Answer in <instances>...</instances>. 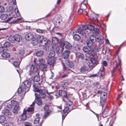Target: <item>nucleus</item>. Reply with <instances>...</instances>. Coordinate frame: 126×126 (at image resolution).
Here are the masks:
<instances>
[{"instance_id":"nucleus-1","label":"nucleus","mask_w":126,"mask_h":126,"mask_svg":"<svg viewBox=\"0 0 126 126\" xmlns=\"http://www.w3.org/2000/svg\"><path fill=\"white\" fill-rule=\"evenodd\" d=\"M35 63L34 65L32 64L31 66L30 69L29 71V75L32 77L33 78L32 81L38 82L40 79V78L38 76L39 73L37 72V68L36 66Z\"/></svg>"},{"instance_id":"nucleus-2","label":"nucleus","mask_w":126,"mask_h":126,"mask_svg":"<svg viewBox=\"0 0 126 126\" xmlns=\"http://www.w3.org/2000/svg\"><path fill=\"white\" fill-rule=\"evenodd\" d=\"M63 44V43L60 44L59 47L57 45H54L53 46L51 44H47L46 47V50L47 51H48L53 49L54 51H55L56 52H59V51H60V53H61L63 51L64 49Z\"/></svg>"},{"instance_id":"nucleus-3","label":"nucleus","mask_w":126,"mask_h":126,"mask_svg":"<svg viewBox=\"0 0 126 126\" xmlns=\"http://www.w3.org/2000/svg\"><path fill=\"white\" fill-rule=\"evenodd\" d=\"M90 47L84 46L83 48V50L85 52L87 53L86 55L90 58V61L92 63H96L99 61V59L97 58L96 57H94L93 54L91 53L92 51H91Z\"/></svg>"},{"instance_id":"nucleus-4","label":"nucleus","mask_w":126,"mask_h":126,"mask_svg":"<svg viewBox=\"0 0 126 126\" xmlns=\"http://www.w3.org/2000/svg\"><path fill=\"white\" fill-rule=\"evenodd\" d=\"M34 91L39 94L37 93L36 95L38 97L40 98H44L46 97L45 91L44 89H39L37 87H34L33 89Z\"/></svg>"},{"instance_id":"nucleus-5","label":"nucleus","mask_w":126,"mask_h":126,"mask_svg":"<svg viewBox=\"0 0 126 126\" xmlns=\"http://www.w3.org/2000/svg\"><path fill=\"white\" fill-rule=\"evenodd\" d=\"M8 39L9 41L12 43H14L15 41L19 42L21 41L22 39L21 36L20 35L16 34L13 36H10Z\"/></svg>"},{"instance_id":"nucleus-6","label":"nucleus","mask_w":126,"mask_h":126,"mask_svg":"<svg viewBox=\"0 0 126 126\" xmlns=\"http://www.w3.org/2000/svg\"><path fill=\"white\" fill-rule=\"evenodd\" d=\"M96 41V37L94 35H92L90 36L89 39L87 41V44L88 47H91L93 45V44Z\"/></svg>"},{"instance_id":"nucleus-7","label":"nucleus","mask_w":126,"mask_h":126,"mask_svg":"<svg viewBox=\"0 0 126 126\" xmlns=\"http://www.w3.org/2000/svg\"><path fill=\"white\" fill-rule=\"evenodd\" d=\"M37 39H38V40L39 41L40 45L42 46H44L46 45V48L47 44H49L47 42L46 39L44 38L42 35L38 36H37Z\"/></svg>"},{"instance_id":"nucleus-8","label":"nucleus","mask_w":126,"mask_h":126,"mask_svg":"<svg viewBox=\"0 0 126 126\" xmlns=\"http://www.w3.org/2000/svg\"><path fill=\"white\" fill-rule=\"evenodd\" d=\"M45 112L44 116V118L46 119L51 113L52 111L50 109L49 106L47 105H45L44 107Z\"/></svg>"},{"instance_id":"nucleus-9","label":"nucleus","mask_w":126,"mask_h":126,"mask_svg":"<svg viewBox=\"0 0 126 126\" xmlns=\"http://www.w3.org/2000/svg\"><path fill=\"white\" fill-rule=\"evenodd\" d=\"M70 52L68 50L64 51L63 53L62 56L64 59V62L65 63H72L68 60V57H69L70 54Z\"/></svg>"},{"instance_id":"nucleus-10","label":"nucleus","mask_w":126,"mask_h":126,"mask_svg":"<svg viewBox=\"0 0 126 126\" xmlns=\"http://www.w3.org/2000/svg\"><path fill=\"white\" fill-rule=\"evenodd\" d=\"M75 108H72L70 109L69 108L67 107L65 108L64 109L63 111V115H62V123H63V120L64 119L66 116L67 115L68 113H69L72 110L74 109Z\"/></svg>"},{"instance_id":"nucleus-11","label":"nucleus","mask_w":126,"mask_h":126,"mask_svg":"<svg viewBox=\"0 0 126 126\" xmlns=\"http://www.w3.org/2000/svg\"><path fill=\"white\" fill-rule=\"evenodd\" d=\"M58 92L59 96H61L63 97V100L64 101L66 102V101L64 99V98H66L67 99H69L67 95V93L65 91L60 90Z\"/></svg>"},{"instance_id":"nucleus-12","label":"nucleus","mask_w":126,"mask_h":126,"mask_svg":"<svg viewBox=\"0 0 126 126\" xmlns=\"http://www.w3.org/2000/svg\"><path fill=\"white\" fill-rule=\"evenodd\" d=\"M82 29H78L77 30L78 32L81 34L82 35L84 36L85 35V32L83 30H86L88 29V26L83 25L82 26Z\"/></svg>"},{"instance_id":"nucleus-13","label":"nucleus","mask_w":126,"mask_h":126,"mask_svg":"<svg viewBox=\"0 0 126 126\" xmlns=\"http://www.w3.org/2000/svg\"><path fill=\"white\" fill-rule=\"evenodd\" d=\"M65 63H63V70L64 71H67V68H71L74 66V63H65L66 66L65 65Z\"/></svg>"},{"instance_id":"nucleus-14","label":"nucleus","mask_w":126,"mask_h":126,"mask_svg":"<svg viewBox=\"0 0 126 126\" xmlns=\"http://www.w3.org/2000/svg\"><path fill=\"white\" fill-rule=\"evenodd\" d=\"M2 112L3 114L8 117H9L12 114V112L11 110L8 109H4L2 110Z\"/></svg>"},{"instance_id":"nucleus-15","label":"nucleus","mask_w":126,"mask_h":126,"mask_svg":"<svg viewBox=\"0 0 126 126\" xmlns=\"http://www.w3.org/2000/svg\"><path fill=\"white\" fill-rule=\"evenodd\" d=\"M34 109L33 107H30L28 108L26 110V112L28 113V117L30 118L31 117L32 114H33V112Z\"/></svg>"},{"instance_id":"nucleus-16","label":"nucleus","mask_w":126,"mask_h":126,"mask_svg":"<svg viewBox=\"0 0 126 126\" xmlns=\"http://www.w3.org/2000/svg\"><path fill=\"white\" fill-rule=\"evenodd\" d=\"M31 83L32 82H31L28 80H25L22 83V84H23L28 89L27 92H28L29 91L28 90L29 89V88L31 87L32 84Z\"/></svg>"},{"instance_id":"nucleus-17","label":"nucleus","mask_w":126,"mask_h":126,"mask_svg":"<svg viewBox=\"0 0 126 126\" xmlns=\"http://www.w3.org/2000/svg\"><path fill=\"white\" fill-rule=\"evenodd\" d=\"M26 86L23 84L21 85L20 86L19 88L18 89V94H20L23 91H25L26 90Z\"/></svg>"},{"instance_id":"nucleus-18","label":"nucleus","mask_w":126,"mask_h":126,"mask_svg":"<svg viewBox=\"0 0 126 126\" xmlns=\"http://www.w3.org/2000/svg\"><path fill=\"white\" fill-rule=\"evenodd\" d=\"M28 113L26 112V110L24 109L23 114L21 115V120L22 121H25L28 117Z\"/></svg>"},{"instance_id":"nucleus-19","label":"nucleus","mask_w":126,"mask_h":126,"mask_svg":"<svg viewBox=\"0 0 126 126\" xmlns=\"http://www.w3.org/2000/svg\"><path fill=\"white\" fill-rule=\"evenodd\" d=\"M34 37L33 34L31 33H27L25 36V38L27 40H32Z\"/></svg>"},{"instance_id":"nucleus-20","label":"nucleus","mask_w":126,"mask_h":126,"mask_svg":"<svg viewBox=\"0 0 126 126\" xmlns=\"http://www.w3.org/2000/svg\"><path fill=\"white\" fill-rule=\"evenodd\" d=\"M37 93H35V102L39 105H41L42 103V101L40 98L38 97L36 95Z\"/></svg>"},{"instance_id":"nucleus-21","label":"nucleus","mask_w":126,"mask_h":126,"mask_svg":"<svg viewBox=\"0 0 126 126\" xmlns=\"http://www.w3.org/2000/svg\"><path fill=\"white\" fill-rule=\"evenodd\" d=\"M105 108V109L102 112L103 117H106L108 116V113L109 111L108 108L107 107H106Z\"/></svg>"},{"instance_id":"nucleus-22","label":"nucleus","mask_w":126,"mask_h":126,"mask_svg":"<svg viewBox=\"0 0 126 126\" xmlns=\"http://www.w3.org/2000/svg\"><path fill=\"white\" fill-rule=\"evenodd\" d=\"M39 67L40 69L43 71L46 70L47 68V65L44 63H40Z\"/></svg>"},{"instance_id":"nucleus-23","label":"nucleus","mask_w":126,"mask_h":126,"mask_svg":"<svg viewBox=\"0 0 126 126\" xmlns=\"http://www.w3.org/2000/svg\"><path fill=\"white\" fill-rule=\"evenodd\" d=\"M14 12V7L12 6H10L9 7V10H8V14L10 16Z\"/></svg>"},{"instance_id":"nucleus-24","label":"nucleus","mask_w":126,"mask_h":126,"mask_svg":"<svg viewBox=\"0 0 126 126\" xmlns=\"http://www.w3.org/2000/svg\"><path fill=\"white\" fill-rule=\"evenodd\" d=\"M9 18L8 15L6 14H3L1 15L0 18L3 21H8V18Z\"/></svg>"},{"instance_id":"nucleus-25","label":"nucleus","mask_w":126,"mask_h":126,"mask_svg":"<svg viewBox=\"0 0 126 126\" xmlns=\"http://www.w3.org/2000/svg\"><path fill=\"white\" fill-rule=\"evenodd\" d=\"M121 63H116V67L113 68L112 70V72H114L117 69V70L119 71L121 68Z\"/></svg>"},{"instance_id":"nucleus-26","label":"nucleus","mask_w":126,"mask_h":126,"mask_svg":"<svg viewBox=\"0 0 126 126\" xmlns=\"http://www.w3.org/2000/svg\"><path fill=\"white\" fill-rule=\"evenodd\" d=\"M11 102L12 108H14V107H19L18 105V102L14 100H13L11 101Z\"/></svg>"},{"instance_id":"nucleus-27","label":"nucleus","mask_w":126,"mask_h":126,"mask_svg":"<svg viewBox=\"0 0 126 126\" xmlns=\"http://www.w3.org/2000/svg\"><path fill=\"white\" fill-rule=\"evenodd\" d=\"M87 2V0H84L83 2H82L80 6V8L83 9H85L87 7L86 4Z\"/></svg>"},{"instance_id":"nucleus-28","label":"nucleus","mask_w":126,"mask_h":126,"mask_svg":"<svg viewBox=\"0 0 126 126\" xmlns=\"http://www.w3.org/2000/svg\"><path fill=\"white\" fill-rule=\"evenodd\" d=\"M80 72L81 73H83L84 72H87L88 70V68L86 66H84L81 67L80 68Z\"/></svg>"},{"instance_id":"nucleus-29","label":"nucleus","mask_w":126,"mask_h":126,"mask_svg":"<svg viewBox=\"0 0 126 126\" xmlns=\"http://www.w3.org/2000/svg\"><path fill=\"white\" fill-rule=\"evenodd\" d=\"M64 44L63 46L65 45V47L67 49H71L72 47L71 45L67 42H65L64 43H62Z\"/></svg>"},{"instance_id":"nucleus-30","label":"nucleus","mask_w":126,"mask_h":126,"mask_svg":"<svg viewBox=\"0 0 126 126\" xmlns=\"http://www.w3.org/2000/svg\"><path fill=\"white\" fill-rule=\"evenodd\" d=\"M52 42L54 45H56L59 42L58 39L56 37H53L52 38Z\"/></svg>"},{"instance_id":"nucleus-31","label":"nucleus","mask_w":126,"mask_h":126,"mask_svg":"<svg viewBox=\"0 0 126 126\" xmlns=\"http://www.w3.org/2000/svg\"><path fill=\"white\" fill-rule=\"evenodd\" d=\"M11 104V102L6 103L5 105V109H8L11 110L12 108Z\"/></svg>"},{"instance_id":"nucleus-32","label":"nucleus","mask_w":126,"mask_h":126,"mask_svg":"<svg viewBox=\"0 0 126 126\" xmlns=\"http://www.w3.org/2000/svg\"><path fill=\"white\" fill-rule=\"evenodd\" d=\"M56 60L54 57H50L47 60V63H54Z\"/></svg>"},{"instance_id":"nucleus-33","label":"nucleus","mask_w":126,"mask_h":126,"mask_svg":"<svg viewBox=\"0 0 126 126\" xmlns=\"http://www.w3.org/2000/svg\"><path fill=\"white\" fill-rule=\"evenodd\" d=\"M44 52L41 50L37 51L36 52V56L38 57H41L44 55Z\"/></svg>"},{"instance_id":"nucleus-34","label":"nucleus","mask_w":126,"mask_h":126,"mask_svg":"<svg viewBox=\"0 0 126 126\" xmlns=\"http://www.w3.org/2000/svg\"><path fill=\"white\" fill-rule=\"evenodd\" d=\"M6 120V117L5 116L3 115H0V123H3Z\"/></svg>"},{"instance_id":"nucleus-35","label":"nucleus","mask_w":126,"mask_h":126,"mask_svg":"<svg viewBox=\"0 0 126 126\" xmlns=\"http://www.w3.org/2000/svg\"><path fill=\"white\" fill-rule=\"evenodd\" d=\"M95 25V24L94 23H92L91 24L89 25H88V29L89 30L93 31L94 29V26Z\"/></svg>"},{"instance_id":"nucleus-36","label":"nucleus","mask_w":126,"mask_h":126,"mask_svg":"<svg viewBox=\"0 0 126 126\" xmlns=\"http://www.w3.org/2000/svg\"><path fill=\"white\" fill-rule=\"evenodd\" d=\"M1 55L4 59H5L6 58H8L10 55L8 53L5 52L2 53Z\"/></svg>"},{"instance_id":"nucleus-37","label":"nucleus","mask_w":126,"mask_h":126,"mask_svg":"<svg viewBox=\"0 0 126 126\" xmlns=\"http://www.w3.org/2000/svg\"><path fill=\"white\" fill-rule=\"evenodd\" d=\"M8 21H12V23H16V17H11L8 18Z\"/></svg>"},{"instance_id":"nucleus-38","label":"nucleus","mask_w":126,"mask_h":126,"mask_svg":"<svg viewBox=\"0 0 126 126\" xmlns=\"http://www.w3.org/2000/svg\"><path fill=\"white\" fill-rule=\"evenodd\" d=\"M76 57L78 58H82L84 57V55L82 53L77 52L76 54Z\"/></svg>"},{"instance_id":"nucleus-39","label":"nucleus","mask_w":126,"mask_h":126,"mask_svg":"<svg viewBox=\"0 0 126 126\" xmlns=\"http://www.w3.org/2000/svg\"><path fill=\"white\" fill-rule=\"evenodd\" d=\"M39 41L38 39H37V36L36 37L35 40H34L32 41V43L33 45L35 46L37 45Z\"/></svg>"},{"instance_id":"nucleus-40","label":"nucleus","mask_w":126,"mask_h":126,"mask_svg":"<svg viewBox=\"0 0 126 126\" xmlns=\"http://www.w3.org/2000/svg\"><path fill=\"white\" fill-rule=\"evenodd\" d=\"M74 39L76 41L79 40L81 38L80 36L79 35L75 34L73 36Z\"/></svg>"},{"instance_id":"nucleus-41","label":"nucleus","mask_w":126,"mask_h":126,"mask_svg":"<svg viewBox=\"0 0 126 126\" xmlns=\"http://www.w3.org/2000/svg\"><path fill=\"white\" fill-rule=\"evenodd\" d=\"M25 53V51L23 50H21L19 51L18 54V56L19 57L22 58L24 56Z\"/></svg>"},{"instance_id":"nucleus-42","label":"nucleus","mask_w":126,"mask_h":126,"mask_svg":"<svg viewBox=\"0 0 126 126\" xmlns=\"http://www.w3.org/2000/svg\"><path fill=\"white\" fill-rule=\"evenodd\" d=\"M14 109L13 110V112L15 114H16L18 113V111L19 110V107H14Z\"/></svg>"},{"instance_id":"nucleus-43","label":"nucleus","mask_w":126,"mask_h":126,"mask_svg":"<svg viewBox=\"0 0 126 126\" xmlns=\"http://www.w3.org/2000/svg\"><path fill=\"white\" fill-rule=\"evenodd\" d=\"M96 65V63H89L88 65L89 68L91 70H92Z\"/></svg>"},{"instance_id":"nucleus-44","label":"nucleus","mask_w":126,"mask_h":126,"mask_svg":"<svg viewBox=\"0 0 126 126\" xmlns=\"http://www.w3.org/2000/svg\"><path fill=\"white\" fill-rule=\"evenodd\" d=\"M96 37V41H97L98 42H101L103 40V37L101 35H100L98 37L97 36L96 37Z\"/></svg>"},{"instance_id":"nucleus-45","label":"nucleus","mask_w":126,"mask_h":126,"mask_svg":"<svg viewBox=\"0 0 126 126\" xmlns=\"http://www.w3.org/2000/svg\"><path fill=\"white\" fill-rule=\"evenodd\" d=\"M72 102L70 100H68V101L66 103V106H65V108L67 107L69 108V106L70 107L72 105Z\"/></svg>"},{"instance_id":"nucleus-46","label":"nucleus","mask_w":126,"mask_h":126,"mask_svg":"<svg viewBox=\"0 0 126 126\" xmlns=\"http://www.w3.org/2000/svg\"><path fill=\"white\" fill-rule=\"evenodd\" d=\"M7 50V48L4 47L2 46L0 47V52H5Z\"/></svg>"},{"instance_id":"nucleus-47","label":"nucleus","mask_w":126,"mask_h":126,"mask_svg":"<svg viewBox=\"0 0 126 126\" xmlns=\"http://www.w3.org/2000/svg\"><path fill=\"white\" fill-rule=\"evenodd\" d=\"M11 45V44L8 42H6L3 44V46L6 48L9 47Z\"/></svg>"},{"instance_id":"nucleus-48","label":"nucleus","mask_w":126,"mask_h":126,"mask_svg":"<svg viewBox=\"0 0 126 126\" xmlns=\"http://www.w3.org/2000/svg\"><path fill=\"white\" fill-rule=\"evenodd\" d=\"M50 52L49 53V55L51 56L52 57H54L55 55V53L54 51L53 50H49Z\"/></svg>"},{"instance_id":"nucleus-49","label":"nucleus","mask_w":126,"mask_h":126,"mask_svg":"<svg viewBox=\"0 0 126 126\" xmlns=\"http://www.w3.org/2000/svg\"><path fill=\"white\" fill-rule=\"evenodd\" d=\"M40 119V118L39 117H37L36 118L34 121V124H36L38 123Z\"/></svg>"},{"instance_id":"nucleus-50","label":"nucleus","mask_w":126,"mask_h":126,"mask_svg":"<svg viewBox=\"0 0 126 126\" xmlns=\"http://www.w3.org/2000/svg\"><path fill=\"white\" fill-rule=\"evenodd\" d=\"M4 25L2 23H0V30H4L7 29L6 28L4 27Z\"/></svg>"},{"instance_id":"nucleus-51","label":"nucleus","mask_w":126,"mask_h":126,"mask_svg":"<svg viewBox=\"0 0 126 126\" xmlns=\"http://www.w3.org/2000/svg\"><path fill=\"white\" fill-rule=\"evenodd\" d=\"M106 101H104L102 99L100 100V103L101 105L102 108H103L104 105L105 104V102Z\"/></svg>"},{"instance_id":"nucleus-52","label":"nucleus","mask_w":126,"mask_h":126,"mask_svg":"<svg viewBox=\"0 0 126 126\" xmlns=\"http://www.w3.org/2000/svg\"><path fill=\"white\" fill-rule=\"evenodd\" d=\"M36 31L37 32L41 33H43L46 31L45 30H41L39 29H36Z\"/></svg>"},{"instance_id":"nucleus-53","label":"nucleus","mask_w":126,"mask_h":126,"mask_svg":"<svg viewBox=\"0 0 126 126\" xmlns=\"http://www.w3.org/2000/svg\"><path fill=\"white\" fill-rule=\"evenodd\" d=\"M38 62L41 63H45V61L43 58H41L38 59Z\"/></svg>"},{"instance_id":"nucleus-54","label":"nucleus","mask_w":126,"mask_h":126,"mask_svg":"<svg viewBox=\"0 0 126 126\" xmlns=\"http://www.w3.org/2000/svg\"><path fill=\"white\" fill-rule=\"evenodd\" d=\"M4 8L3 6H0V13H2L4 11Z\"/></svg>"},{"instance_id":"nucleus-55","label":"nucleus","mask_w":126,"mask_h":126,"mask_svg":"<svg viewBox=\"0 0 126 126\" xmlns=\"http://www.w3.org/2000/svg\"><path fill=\"white\" fill-rule=\"evenodd\" d=\"M91 111L94 114H95L97 118L98 119V121H99L100 119H101V117H100V119H99V117H98V116L99 115V114L95 113L92 110H91Z\"/></svg>"},{"instance_id":"nucleus-56","label":"nucleus","mask_w":126,"mask_h":126,"mask_svg":"<svg viewBox=\"0 0 126 126\" xmlns=\"http://www.w3.org/2000/svg\"><path fill=\"white\" fill-rule=\"evenodd\" d=\"M24 125L25 126H32L31 123L28 122H25L24 124Z\"/></svg>"},{"instance_id":"nucleus-57","label":"nucleus","mask_w":126,"mask_h":126,"mask_svg":"<svg viewBox=\"0 0 126 126\" xmlns=\"http://www.w3.org/2000/svg\"><path fill=\"white\" fill-rule=\"evenodd\" d=\"M9 2H13V4L15 5L16 4V0H7Z\"/></svg>"},{"instance_id":"nucleus-58","label":"nucleus","mask_w":126,"mask_h":126,"mask_svg":"<svg viewBox=\"0 0 126 126\" xmlns=\"http://www.w3.org/2000/svg\"><path fill=\"white\" fill-rule=\"evenodd\" d=\"M68 84V82H66L63 83L62 84V86L63 87H66L67 86Z\"/></svg>"},{"instance_id":"nucleus-59","label":"nucleus","mask_w":126,"mask_h":126,"mask_svg":"<svg viewBox=\"0 0 126 126\" xmlns=\"http://www.w3.org/2000/svg\"><path fill=\"white\" fill-rule=\"evenodd\" d=\"M94 31L96 34H98L99 32V30L97 28L94 29Z\"/></svg>"},{"instance_id":"nucleus-60","label":"nucleus","mask_w":126,"mask_h":126,"mask_svg":"<svg viewBox=\"0 0 126 126\" xmlns=\"http://www.w3.org/2000/svg\"><path fill=\"white\" fill-rule=\"evenodd\" d=\"M14 66L16 68H17L19 67V64L20 63H12Z\"/></svg>"},{"instance_id":"nucleus-61","label":"nucleus","mask_w":126,"mask_h":126,"mask_svg":"<svg viewBox=\"0 0 126 126\" xmlns=\"http://www.w3.org/2000/svg\"><path fill=\"white\" fill-rule=\"evenodd\" d=\"M105 70L104 67L103 66L101 65V67L100 69V72H103Z\"/></svg>"},{"instance_id":"nucleus-62","label":"nucleus","mask_w":126,"mask_h":126,"mask_svg":"<svg viewBox=\"0 0 126 126\" xmlns=\"http://www.w3.org/2000/svg\"><path fill=\"white\" fill-rule=\"evenodd\" d=\"M19 59L18 60V61H16L14 62V63H15V62H16V63H20L21 62V61L22 60V58L21 57H19Z\"/></svg>"},{"instance_id":"nucleus-63","label":"nucleus","mask_w":126,"mask_h":126,"mask_svg":"<svg viewBox=\"0 0 126 126\" xmlns=\"http://www.w3.org/2000/svg\"><path fill=\"white\" fill-rule=\"evenodd\" d=\"M107 94L105 92H102V93L100 94L101 96H106Z\"/></svg>"},{"instance_id":"nucleus-64","label":"nucleus","mask_w":126,"mask_h":126,"mask_svg":"<svg viewBox=\"0 0 126 126\" xmlns=\"http://www.w3.org/2000/svg\"><path fill=\"white\" fill-rule=\"evenodd\" d=\"M107 98V96H101V99H102L103 100H104V101H106V99Z\"/></svg>"}]
</instances>
